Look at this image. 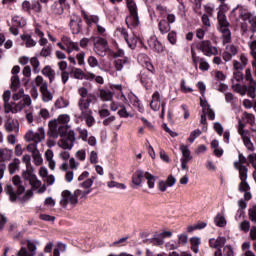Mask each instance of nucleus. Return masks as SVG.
<instances>
[{
	"label": "nucleus",
	"mask_w": 256,
	"mask_h": 256,
	"mask_svg": "<svg viewBox=\"0 0 256 256\" xmlns=\"http://www.w3.org/2000/svg\"><path fill=\"white\" fill-rule=\"evenodd\" d=\"M243 163H247V158L243 156V154H239V162L234 163V167L238 169L239 171V178L241 180L239 185V191L241 193H244V199L246 201H249L251 199V187L249 186V183H247V173L248 169L247 167L243 166Z\"/></svg>",
	"instance_id": "nucleus-1"
},
{
	"label": "nucleus",
	"mask_w": 256,
	"mask_h": 256,
	"mask_svg": "<svg viewBox=\"0 0 256 256\" xmlns=\"http://www.w3.org/2000/svg\"><path fill=\"white\" fill-rule=\"evenodd\" d=\"M71 117L68 114H61L57 119L51 120L48 124L50 129V137L58 139L62 133H67Z\"/></svg>",
	"instance_id": "nucleus-2"
},
{
	"label": "nucleus",
	"mask_w": 256,
	"mask_h": 256,
	"mask_svg": "<svg viewBox=\"0 0 256 256\" xmlns=\"http://www.w3.org/2000/svg\"><path fill=\"white\" fill-rule=\"evenodd\" d=\"M22 161L26 165V171L22 173V177L25 181H29V184L31 185V188L22 197V201H28V199H31V197H33V166H31V156L24 155Z\"/></svg>",
	"instance_id": "nucleus-3"
},
{
	"label": "nucleus",
	"mask_w": 256,
	"mask_h": 256,
	"mask_svg": "<svg viewBox=\"0 0 256 256\" xmlns=\"http://www.w3.org/2000/svg\"><path fill=\"white\" fill-rule=\"evenodd\" d=\"M218 23H219V31L222 33L223 43L231 42V30H229V22L227 21V16L223 11H218Z\"/></svg>",
	"instance_id": "nucleus-4"
},
{
	"label": "nucleus",
	"mask_w": 256,
	"mask_h": 256,
	"mask_svg": "<svg viewBox=\"0 0 256 256\" xmlns=\"http://www.w3.org/2000/svg\"><path fill=\"white\" fill-rule=\"evenodd\" d=\"M90 41H93L94 51L99 57H105L107 51H109V43L101 36H92Z\"/></svg>",
	"instance_id": "nucleus-5"
},
{
	"label": "nucleus",
	"mask_w": 256,
	"mask_h": 256,
	"mask_svg": "<svg viewBox=\"0 0 256 256\" xmlns=\"http://www.w3.org/2000/svg\"><path fill=\"white\" fill-rule=\"evenodd\" d=\"M35 34L37 37H39V45H41L42 50L40 52L41 57H50L51 56V47L47 46L49 41L47 38H45V33L43 32V29L40 28V26H36L35 28Z\"/></svg>",
	"instance_id": "nucleus-6"
},
{
	"label": "nucleus",
	"mask_w": 256,
	"mask_h": 256,
	"mask_svg": "<svg viewBox=\"0 0 256 256\" xmlns=\"http://www.w3.org/2000/svg\"><path fill=\"white\" fill-rule=\"evenodd\" d=\"M59 137H61V139L58 141V146H60L61 149H68V151H71L75 145V132H64L60 134Z\"/></svg>",
	"instance_id": "nucleus-7"
},
{
	"label": "nucleus",
	"mask_w": 256,
	"mask_h": 256,
	"mask_svg": "<svg viewBox=\"0 0 256 256\" xmlns=\"http://www.w3.org/2000/svg\"><path fill=\"white\" fill-rule=\"evenodd\" d=\"M238 133L248 151H255V146L249 137V130H245V124L243 121H241V119H238Z\"/></svg>",
	"instance_id": "nucleus-8"
},
{
	"label": "nucleus",
	"mask_w": 256,
	"mask_h": 256,
	"mask_svg": "<svg viewBox=\"0 0 256 256\" xmlns=\"http://www.w3.org/2000/svg\"><path fill=\"white\" fill-rule=\"evenodd\" d=\"M62 42H58L57 46L62 49V51H66L68 55H71L73 51H79V44L71 40V38L67 36H63L61 38Z\"/></svg>",
	"instance_id": "nucleus-9"
},
{
	"label": "nucleus",
	"mask_w": 256,
	"mask_h": 256,
	"mask_svg": "<svg viewBox=\"0 0 256 256\" xmlns=\"http://www.w3.org/2000/svg\"><path fill=\"white\" fill-rule=\"evenodd\" d=\"M241 81H243V72L241 71H234L233 78H232V89L236 93H240L242 96L247 95V86H241Z\"/></svg>",
	"instance_id": "nucleus-10"
},
{
	"label": "nucleus",
	"mask_w": 256,
	"mask_h": 256,
	"mask_svg": "<svg viewBox=\"0 0 256 256\" xmlns=\"http://www.w3.org/2000/svg\"><path fill=\"white\" fill-rule=\"evenodd\" d=\"M180 151L182 153V157L180 158L181 169L182 171H188L189 166L187 165L189 161L193 160V155H191V150H189V146L185 144L180 145Z\"/></svg>",
	"instance_id": "nucleus-11"
},
{
	"label": "nucleus",
	"mask_w": 256,
	"mask_h": 256,
	"mask_svg": "<svg viewBox=\"0 0 256 256\" xmlns=\"http://www.w3.org/2000/svg\"><path fill=\"white\" fill-rule=\"evenodd\" d=\"M191 57L195 69H200V71H207L210 68L209 62H207L205 58L197 56V52H195L193 48H191Z\"/></svg>",
	"instance_id": "nucleus-12"
},
{
	"label": "nucleus",
	"mask_w": 256,
	"mask_h": 256,
	"mask_svg": "<svg viewBox=\"0 0 256 256\" xmlns=\"http://www.w3.org/2000/svg\"><path fill=\"white\" fill-rule=\"evenodd\" d=\"M199 49L206 57L219 55V49L213 46L210 41L204 40L199 43Z\"/></svg>",
	"instance_id": "nucleus-13"
},
{
	"label": "nucleus",
	"mask_w": 256,
	"mask_h": 256,
	"mask_svg": "<svg viewBox=\"0 0 256 256\" xmlns=\"http://www.w3.org/2000/svg\"><path fill=\"white\" fill-rule=\"evenodd\" d=\"M79 119H85L87 127H93L95 125V117H93V111L89 106H82L79 108Z\"/></svg>",
	"instance_id": "nucleus-14"
},
{
	"label": "nucleus",
	"mask_w": 256,
	"mask_h": 256,
	"mask_svg": "<svg viewBox=\"0 0 256 256\" xmlns=\"http://www.w3.org/2000/svg\"><path fill=\"white\" fill-rule=\"evenodd\" d=\"M150 107L152 111H159V109L162 107L161 117H165V102H162L161 104V94L159 91L153 93Z\"/></svg>",
	"instance_id": "nucleus-15"
},
{
	"label": "nucleus",
	"mask_w": 256,
	"mask_h": 256,
	"mask_svg": "<svg viewBox=\"0 0 256 256\" xmlns=\"http://www.w3.org/2000/svg\"><path fill=\"white\" fill-rule=\"evenodd\" d=\"M60 205H62V207H67L68 205H77V196H75V192L71 193L69 190H64L61 193Z\"/></svg>",
	"instance_id": "nucleus-16"
},
{
	"label": "nucleus",
	"mask_w": 256,
	"mask_h": 256,
	"mask_svg": "<svg viewBox=\"0 0 256 256\" xmlns=\"http://www.w3.org/2000/svg\"><path fill=\"white\" fill-rule=\"evenodd\" d=\"M27 25V20L21 16H14L12 18V26L9 28L10 33L12 35H19V29L25 27Z\"/></svg>",
	"instance_id": "nucleus-17"
},
{
	"label": "nucleus",
	"mask_w": 256,
	"mask_h": 256,
	"mask_svg": "<svg viewBox=\"0 0 256 256\" xmlns=\"http://www.w3.org/2000/svg\"><path fill=\"white\" fill-rule=\"evenodd\" d=\"M78 93L80 95V99L78 100V109H82V107H91V96H88L87 88L81 87L78 89Z\"/></svg>",
	"instance_id": "nucleus-18"
},
{
	"label": "nucleus",
	"mask_w": 256,
	"mask_h": 256,
	"mask_svg": "<svg viewBox=\"0 0 256 256\" xmlns=\"http://www.w3.org/2000/svg\"><path fill=\"white\" fill-rule=\"evenodd\" d=\"M246 80L249 81V86L247 88V95L248 97H251V99H255L256 94H255V89H256V83L255 80H253V76H251V70L246 69V74H245Z\"/></svg>",
	"instance_id": "nucleus-19"
},
{
	"label": "nucleus",
	"mask_w": 256,
	"mask_h": 256,
	"mask_svg": "<svg viewBox=\"0 0 256 256\" xmlns=\"http://www.w3.org/2000/svg\"><path fill=\"white\" fill-rule=\"evenodd\" d=\"M238 50H237V46L233 45V44H228L225 48V51L222 55L223 60L227 63L229 61H231V59H233V57H235V55H237Z\"/></svg>",
	"instance_id": "nucleus-20"
},
{
	"label": "nucleus",
	"mask_w": 256,
	"mask_h": 256,
	"mask_svg": "<svg viewBox=\"0 0 256 256\" xmlns=\"http://www.w3.org/2000/svg\"><path fill=\"white\" fill-rule=\"evenodd\" d=\"M147 43L150 49H152V51H156V53H163V44L159 42V40L157 39V36L155 35L150 36L149 39L147 40Z\"/></svg>",
	"instance_id": "nucleus-21"
},
{
	"label": "nucleus",
	"mask_w": 256,
	"mask_h": 256,
	"mask_svg": "<svg viewBox=\"0 0 256 256\" xmlns=\"http://www.w3.org/2000/svg\"><path fill=\"white\" fill-rule=\"evenodd\" d=\"M140 81L147 91L153 89V74L149 72H143L141 74Z\"/></svg>",
	"instance_id": "nucleus-22"
},
{
	"label": "nucleus",
	"mask_w": 256,
	"mask_h": 256,
	"mask_svg": "<svg viewBox=\"0 0 256 256\" xmlns=\"http://www.w3.org/2000/svg\"><path fill=\"white\" fill-rule=\"evenodd\" d=\"M114 67L117 71H123V69H129V67H131V59L127 57L118 58L114 61Z\"/></svg>",
	"instance_id": "nucleus-23"
},
{
	"label": "nucleus",
	"mask_w": 256,
	"mask_h": 256,
	"mask_svg": "<svg viewBox=\"0 0 256 256\" xmlns=\"http://www.w3.org/2000/svg\"><path fill=\"white\" fill-rule=\"evenodd\" d=\"M22 243L26 246L21 247L17 256H33V242H31V240H26Z\"/></svg>",
	"instance_id": "nucleus-24"
},
{
	"label": "nucleus",
	"mask_w": 256,
	"mask_h": 256,
	"mask_svg": "<svg viewBox=\"0 0 256 256\" xmlns=\"http://www.w3.org/2000/svg\"><path fill=\"white\" fill-rule=\"evenodd\" d=\"M139 14H129L126 17V25L129 27V29H135L136 27H139Z\"/></svg>",
	"instance_id": "nucleus-25"
},
{
	"label": "nucleus",
	"mask_w": 256,
	"mask_h": 256,
	"mask_svg": "<svg viewBox=\"0 0 256 256\" xmlns=\"http://www.w3.org/2000/svg\"><path fill=\"white\" fill-rule=\"evenodd\" d=\"M227 239L225 237L219 236L217 239L211 238L209 240V245L212 249H221L225 246Z\"/></svg>",
	"instance_id": "nucleus-26"
},
{
	"label": "nucleus",
	"mask_w": 256,
	"mask_h": 256,
	"mask_svg": "<svg viewBox=\"0 0 256 256\" xmlns=\"http://www.w3.org/2000/svg\"><path fill=\"white\" fill-rule=\"evenodd\" d=\"M128 100L130 105H133L135 109H137L140 113H143V105H141V100H139V98L135 94L130 92L128 94Z\"/></svg>",
	"instance_id": "nucleus-27"
},
{
	"label": "nucleus",
	"mask_w": 256,
	"mask_h": 256,
	"mask_svg": "<svg viewBox=\"0 0 256 256\" xmlns=\"http://www.w3.org/2000/svg\"><path fill=\"white\" fill-rule=\"evenodd\" d=\"M147 172L142 171V170H137L133 176H132V183L133 185H136L139 187L141 183H143V179H145Z\"/></svg>",
	"instance_id": "nucleus-28"
},
{
	"label": "nucleus",
	"mask_w": 256,
	"mask_h": 256,
	"mask_svg": "<svg viewBox=\"0 0 256 256\" xmlns=\"http://www.w3.org/2000/svg\"><path fill=\"white\" fill-rule=\"evenodd\" d=\"M33 189L36 193L41 195L47 191V185L42 184L41 181L37 179V176H33Z\"/></svg>",
	"instance_id": "nucleus-29"
},
{
	"label": "nucleus",
	"mask_w": 256,
	"mask_h": 256,
	"mask_svg": "<svg viewBox=\"0 0 256 256\" xmlns=\"http://www.w3.org/2000/svg\"><path fill=\"white\" fill-rule=\"evenodd\" d=\"M33 141L34 143H42V141H45V128H43V126H40L36 130L33 135Z\"/></svg>",
	"instance_id": "nucleus-30"
},
{
	"label": "nucleus",
	"mask_w": 256,
	"mask_h": 256,
	"mask_svg": "<svg viewBox=\"0 0 256 256\" xmlns=\"http://www.w3.org/2000/svg\"><path fill=\"white\" fill-rule=\"evenodd\" d=\"M37 115L39 118H35L36 123H41V121H47L49 117H51V114L49 113V110L42 108L37 112Z\"/></svg>",
	"instance_id": "nucleus-31"
},
{
	"label": "nucleus",
	"mask_w": 256,
	"mask_h": 256,
	"mask_svg": "<svg viewBox=\"0 0 256 256\" xmlns=\"http://www.w3.org/2000/svg\"><path fill=\"white\" fill-rule=\"evenodd\" d=\"M92 189H88V190H81V189H77L74 191V195L76 197V203H79V199L81 201H85V199H87V195H89V193H91Z\"/></svg>",
	"instance_id": "nucleus-32"
},
{
	"label": "nucleus",
	"mask_w": 256,
	"mask_h": 256,
	"mask_svg": "<svg viewBox=\"0 0 256 256\" xmlns=\"http://www.w3.org/2000/svg\"><path fill=\"white\" fill-rule=\"evenodd\" d=\"M112 89L113 91H118L117 94V99H120V101H124V103H129V101L127 100V97H125V94H123V85L121 84H115L112 85Z\"/></svg>",
	"instance_id": "nucleus-33"
},
{
	"label": "nucleus",
	"mask_w": 256,
	"mask_h": 256,
	"mask_svg": "<svg viewBox=\"0 0 256 256\" xmlns=\"http://www.w3.org/2000/svg\"><path fill=\"white\" fill-rule=\"evenodd\" d=\"M158 29L162 35H165L171 31V25L168 24L167 20L162 19L158 22Z\"/></svg>",
	"instance_id": "nucleus-34"
},
{
	"label": "nucleus",
	"mask_w": 256,
	"mask_h": 256,
	"mask_svg": "<svg viewBox=\"0 0 256 256\" xmlns=\"http://www.w3.org/2000/svg\"><path fill=\"white\" fill-rule=\"evenodd\" d=\"M124 39L130 49H135V47H137V41H138L137 36L132 35L128 37V35L124 33Z\"/></svg>",
	"instance_id": "nucleus-35"
},
{
	"label": "nucleus",
	"mask_w": 256,
	"mask_h": 256,
	"mask_svg": "<svg viewBox=\"0 0 256 256\" xmlns=\"http://www.w3.org/2000/svg\"><path fill=\"white\" fill-rule=\"evenodd\" d=\"M34 83L36 87H39V91H45V89H48L47 81H45L41 76H37L34 80Z\"/></svg>",
	"instance_id": "nucleus-36"
},
{
	"label": "nucleus",
	"mask_w": 256,
	"mask_h": 256,
	"mask_svg": "<svg viewBox=\"0 0 256 256\" xmlns=\"http://www.w3.org/2000/svg\"><path fill=\"white\" fill-rule=\"evenodd\" d=\"M42 73L45 75V77H48L50 83L55 81V70L51 69V66L44 67Z\"/></svg>",
	"instance_id": "nucleus-37"
},
{
	"label": "nucleus",
	"mask_w": 256,
	"mask_h": 256,
	"mask_svg": "<svg viewBox=\"0 0 256 256\" xmlns=\"http://www.w3.org/2000/svg\"><path fill=\"white\" fill-rule=\"evenodd\" d=\"M84 19L89 27L92 25H99V16L84 14Z\"/></svg>",
	"instance_id": "nucleus-38"
},
{
	"label": "nucleus",
	"mask_w": 256,
	"mask_h": 256,
	"mask_svg": "<svg viewBox=\"0 0 256 256\" xmlns=\"http://www.w3.org/2000/svg\"><path fill=\"white\" fill-rule=\"evenodd\" d=\"M81 23V19H79L78 21L71 20L70 27L74 35L81 33Z\"/></svg>",
	"instance_id": "nucleus-39"
},
{
	"label": "nucleus",
	"mask_w": 256,
	"mask_h": 256,
	"mask_svg": "<svg viewBox=\"0 0 256 256\" xmlns=\"http://www.w3.org/2000/svg\"><path fill=\"white\" fill-rule=\"evenodd\" d=\"M214 223L217 227H225L227 225V219H225V215L218 213L214 218Z\"/></svg>",
	"instance_id": "nucleus-40"
},
{
	"label": "nucleus",
	"mask_w": 256,
	"mask_h": 256,
	"mask_svg": "<svg viewBox=\"0 0 256 256\" xmlns=\"http://www.w3.org/2000/svg\"><path fill=\"white\" fill-rule=\"evenodd\" d=\"M76 132L78 133L79 139H82L84 143H87V139L89 138V131L85 128L78 127L76 128Z\"/></svg>",
	"instance_id": "nucleus-41"
},
{
	"label": "nucleus",
	"mask_w": 256,
	"mask_h": 256,
	"mask_svg": "<svg viewBox=\"0 0 256 256\" xmlns=\"http://www.w3.org/2000/svg\"><path fill=\"white\" fill-rule=\"evenodd\" d=\"M71 75L74 79H78L80 81H83V79H85V73L81 68H74L71 72Z\"/></svg>",
	"instance_id": "nucleus-42"
},
{
	"label": "nucleus",
	"mask_w": 256,
	"mask_h": 256,
	"mask_svg": "<svg viewBox=\"0 0 256 256\" xmlns=\"http://www.w3.org/2000/svg\"><path fill=\"white\" fill-rule=\"evenodd\" d=\"M69 105V100L65 99L64 97H60L55 101L56 109H65Z\"/></svg>",
	"instance_id": "nucleus-43"
},
{
	"label": "nucleus",
	"mask_w": 256,
	"mask_h": 256,
	"mask_svg": "<svg viewBox=\"0 0 256 256\" xmlns=\"http://www.w3.org/2000/svg\"><path fill=\"white\" fill-rule=\"evenodd\" d=\"M40 93L42 95V101H44V103H49V101H53V94L51 93V91H49V88L42 90Z\"/></svg>",
	"instance_id": "nucleus-44"
},
{
	"label": "nucleus",
	"mask_w": 256,
	"mask_h": 256,
	"mask_svg": "<svg viewBox=\"0 0 256 256\" xmlns=\"http://www.w3.org/2000/svg\"><path fill=\"white\" fill-rule=\"evenodd\" d=\"M19 87H21V80L18 75H13L11 77V90L17 91Z\"/></svg>",
	"instance_id": "nucleus-45"
},
{
	"label": "nucleus",
	"mask_w": 256,
	"mask_h": 256,
	"mask_svg": "<svg viewBox=\"0 0 256 256\" xmlns=\"http://www.w3.org/2000/svg\"><path fill=\"white\" fill-rule=\"evenodd\" d=\"M248 45L250 47V55L253 57L252 66L256 67V40L250 42Z\"/></svg>",
	"instance_id": "nucleus-46"
},
{
	"label": "nucleus",
	"mask_w": 256,
	"mask_h": 256,
	"mask_svg": "<svg viewBox=\"0 0 256 256\" xmlns=\"http://www.w3.org/2000/svg\"><path fill=\"white\" fill-rule=\"evenodd\" d=\"M93 183H95V176L84 180L82 183H80V187H82V189H86L87 191L93 187Z\"/></svg>",
	"instance_id": "nucleus-47"
},
{
	"label": "nucleus",
	"mask_w": 256,
	"mask_h": 256,
	"mask_svg": "<svg viewBox=\"0 0 256 256\" xmlns=\"http://www.w3.org/2000/svg\"><path fill=\"white\" fill-rule=\"evenodd\" d=\"M100 99L102 101H111L113 93L110 90H100Z\"/></svg>",
	"instance_id": "nucleus-48"
},
{
	"label": "nucleus",
	"mask_w": 256,
	"mask_h": 256,
	"mask_svg": "<svg viewBox=\"0 0 256 256\" xmlns=\"http://www.w3.org/2000/svg\"><path fill=\"white\" fill-rule=\"evenodd\" d=\"M88 159H89V162L91 163V165H97V163H99V154H97V151L92 150L88 154Z\"/></svg>",
	"instance_id": "nucleus-49"
},
{
	"label": "nucleus",
	"mask_w": 256,
	"mask_h": 256,
	"mask_svg": "<svg viewBox=\"0 0 256 256\" xmlns=\"http://www.w3.org/2000/svg\"><path fill=\"white\" fill-rule=\"evenodd\" d=\"M33 161L35 165H41L43 163V157H41L39 150L35 149V146L33 150Z\"/></svg>",
	"instance_id": "nucleus-50"
},
{
	"label": "nucleus",
	"mask_w": 256,
	"mask_h": 256,
	"mask_svg": "<svg viewBox=\"0 0 256 256\" xmlns=\"http://www.w3.org/2000/svg\"><path fill=\"white\" fill-rule=\"evenodd\" d=\"M121 107L122 108L118 111L119 117H122L123 119H127L128 117H135L133 113L127 111L125 105H122Z\"/></svg>",
	"instance_id": "nucleus-51"
},
{
	"label": "nucleus",
	"mask_w": 256,
	"mask_h": 256,
	"mask_svg": "<svg viewBox=\"0 0 256 256\" xmlns=\"http://www.w3.org/2000/svg\"><path fill=\"white\" fill-rule=\"evenodd\" d=\"M127 9L130 14H137V4L133 0H126Z\"/></svg>",
	"instance_id": "nucleus-52"
},
{
	"label": "nucleus",
	"mask_w": 256,
	"mask_h": 256,
	"mask_svg": "<svg viewBox=\"0 0 256 256\" xmlns=\"http://www.w3.org/2000/svg\"><path fill=\"white\" fill-rule=\"evenodd\" d=\"M147 180V185L149 189H153L155 187V176L153 174L146 172L145 178Z\"/></svg>",
	"instance_id": "nucleus-53"
},
{
	"label": "nucleus",
	"mask_w": 256,
	"mask_h": 256,
	"mask_svg": "<svg viewBox=\"0 0 256 256\" xmlns=\"http://www.w3.org/2000/svg\"><path fill=\"white\" fill-rule=\"evenodd\" d=\"M63 9H65V6L55 2L52 5V11L55 13V15H63Z\"/></svg>",
	"instance_id": "nucleus-54"
},
{
	"label": "nucleus",
	"mask_w": 256,
	"mask_h": 256,
	"mask_svg": "<svg viewBox=\"0 0 256 256\" xmlns=\"http://www.w3.org/2000/svg\"><path fill=\"white\" fill-rule=\"evenodd\" d=\"M240 231H243V233H249V230L251 229V223L248 220H244L239 224Z\"/></svg>",
	"instance_id": "nucleus-55"
},
{
	"label": "nucleus",
	"mask_w": 256,
	"mask_h": 256,
	"mask_svg": "<svg viewBox=\"0 0 256 256\" xmlns=\"http://www.w3.org/2000/svg\"><path fill=\"white\" fill-rule=\"evenodd\" d=\"M106 107L107 105L104 104L102 105L101 109L98 110L99 117H102V118L110 117L111 112Z\"/></svg>",
	"instance_id": "nucleus-56"
},
{
	"label": "nucleus",
	"mask_w": 256,
	"mask_h": 256,
	"mask_svg": "<svg viewBox=\"0 0 256 256\" xmlns=\"http://www.w3.org/2000/svg\"><path fill=\"white\" fill-rule=\"evenodd\" d=\"M107 186L109 187V189H113V188H116V189H127V186H125V184L118 183V182H115V181L107 182Z\"/></svg>",
	"instance_id": "nucleus-57"
},
{
	"label": "nucleus",
	"mask_w": 256,
	"mask_h": 256,
	"mask_svg": "<svg viewBox=\"0 0 256 256\" xmlns=\"http://www.w3.org/2000/svg\"><path fill=\"white\" fill-rule=\"evenodd\" d=\"M8 169L10 175H15V171L19 169V159H15L14 162L10 163Z\"/></svg>",
	"instance_id": "nucleus-58"
},
{
	"label": "nucleus",
	"mask_w": 256,
	"mask_h": 256,
	"mask_svg": "<svg viewBox=\"0 0 256 256\" xmlns=\"http://www.w3.org/2000/svg\"><path fill=\"white\" fill-rule=\"evenodd\" d=\"M201 135V130L196 129L190 133V136L188 137L189 143H195V139Z\"/></svg>",
	"instance_id": "nucleus-59"
},
{
	"label": "nucleus",
	"mask_w": 256,
	"mask_h": 256,
	"mask_svg": "<svg viewBox=\"0 0 256 256\" xmlns=\"http://www.w3.org/2000/svg\"><path fill=\"white\" fill-rule=\"evenodd\" d=\"M167 39L171 45H176L177 44V32L175 31H170L168 33Z\"/></svg>",
	"instance_id": "nucleus-60"
},
{
	"label": "nucleus",
	"mask_w": 256,
	"mask_h": 256,
	"mask_svg": "<svg viewBox=\"0 0 256 256\" xmlns=\"http://www.w3.org/2000/svg\"><path fill=\"white\" fill-rule=\"evenodd\" d=\"M75 157L78 161H85L87 159V152L85 149H80L76 152Z\"/></svg>",
	"instance_id": "nucleus-61"
},
{
	"label": "nucleus",
	"mask_w": 256,
	"mask_h": 256,
	"mask_svg": "<svg viewBox=\"0 0 256 256\" xmlns=\"http://www.w3.org/2000/svg\"><path fill=\"white\" fill-rule=\"evenodd\" d=\"M32 9H33V6L31 5V2L26 0L22 3V11H24V13H28V15H31Z\"/></svg>",
	"instance_id": "nucleus-62"
},
{
	"label": "nucleus",
	"mask_w": 256,
	"mask_h": 256,
	"mask_svg": "<svg viewBox=\"0 0 256 256\" xmlns=\"http://www.w3.org/2000/svg\"><path fill=\"white\" fill-rule=\"evenodd\" d=\"M248 215H249L250 221H252V223H255V224H256V205L252 206V207L248 210Z\"/></svg>",
	"instance_id": "nucleus-63"
},
{
	"label": "nucleus",
	"mask_w": 256,
	"mask_h": 256,
	"mask_svg": "<svg viewBox=\"0 0 256 256\" xmlns=\"http://www.w3.org/2000/svg\"><path fill=\"white\" fill-rule=\"evenodd\" d=\"M88 65L92 69H95V67H99V60L95 58V56L88 57Z\"/></svg>",
	"instance_id": "nucleus-64"
}]
</instances>
